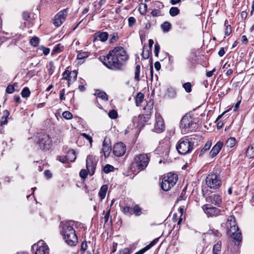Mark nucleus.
Returning <instances> with one entry per match:
<instances>
[{
  "mask_svg": "<svg viewBox=\"0 0 254 254\" xmlns=\"http://www.w3.org/2000/svg\"><path fill=\"white\" fill-rule=\"evenodd\" d=\"M150 114L146 113L144 115H140L137 117H134L132 122L137 127H142L150 118Z\"/></svg>",
  "mask_w": 254,
  "mask_h": 254,
  "instance_id": "13",
  "label": "nucleus"
},
{
  "mask_svg": "<svg viewBox=\"0 0 254 254\" xmlns=\"http://www.w3.org/2000/svg\"><path fill=\"white\" fill-rule=\"evenodd\" d=\"M136 19L133 17H130L128 19V24L129 27H131L135 24Z\"/></svg>",
  "mask_w": 254,
  "mask_h": 254,
  "instance_id": "52",
  "label": "nucleus"
},
{
  "mask_svg": "<svg viewBox=\"0 0 254 254\" xmlns=\"http://www.w3.org/2000/svg\"><path fill=\"white\" fill-rule=\"evenodd\" d=\"M108 34L106 32L98 31L93 35V42H95L96 40L101 42H105L108 38Z\"/></svg>",
  "mask_w": 254,
  "mask_h": 254,
  "instance_id": "18",
  "label": "nucleus"
},
{
  "mask_svg": "<svg viewBox=\"0 0 254 254\" xmlns=\"http://www.w3.org/2000/svg\"><path fill=\"white\" fill-rule=\"evenodd\" d=\"M118 113L115 110H112L108 113L109 117L112 119H116L118 117Z\"/></svg>",
  "mask_w": 254,
  "mask_h": 254,
  "instance_id": "47",
  "label": "nucleus"
},
{
  "mask_svg": "<svg viewBox=\"0 0 254 254\" xmlns=\"http://www.w3.org/2000/svg\"><path fill=\"white\" fill-rule=\"evenodd\" d=\"M227 23H228V21L226 20L225 21V25L226 26L225 35L228 36L231 34L232 30L231 26L229 24L226 25Z\"/></svg>",
  "mask_w": 254,
  "mask_h": 254,
  "instance_id": "48",
  "label": "nucleus"
},
{
  "mask_svg": "<svg viewBox=\"0 0 254 254\" xmlns=\"http://www.w3.org/2000/svg\"><path fill=\"white\" fill-rule=\"evenodd\" d=\"M110 214V209H109L106 212L104 216V219L105 223H107L109 220V218Z\"/></svg>",
  "mask_w": 254,
  "mask_h": 254,
  "instance_id": "59",
  "label": "nucleus"
},
{
  "mask_svg": "<svg viewBox=\"0 0 254 254\" xmlns=\"http://www.w3.org/2000/svg\"><path fill=\"white\" fill-rule=\"evenodd\" d=\"M132 252L131 249L128 248H126L120 250L117 254H130Z\"/></svg>",
  "mask_w": 254,
  "mask_h": 254,
  "instance_id": "46",
  "label": "nucleus"
},
{
  "mask_svg": "<svg viewBox=\"0 0 254 254\" xmlns=\"http://www.w3.org/2000/svg\"><path fill=\"white\" fill-rule=\"evenodd\" d=\"M148 250H149V249H148V247L147 246H146L144 248H143L142 249L138 251V252H137L135 254H143L145 252H146Z\"/></svg>",
  "mask_w": 254,
  "mask_h": 254,
  "instance_id": "61",
  "label": "nucleus"
},
{
  "mask_svg": "<svg viewBox=\"0 0 254 254\" xmlns=\"http://www.w3.org/2000/svg\"><path fill=\"white\" fill-rule=\"evenodd\" d=\"M221 248V243L220 242H217L215 244L213 248V253L214 254H217L220 251Z\"/></svg>",
  "mask_w": 254,
  "mask_h": 254,
  "instance_id": "36",
  "label": "nucleus"
},
{
  "mask_svg": "<svg viewBox=\"0 0 254 254\" xmlns=\"http://www.w3.org/2000/svg\"><path fill=\"white\" fill-rule=\"evenodd\" d=\"M87 170L85 169H82L80 172H79V176L81 178L84 179L87 177V176L88 175Z\"/></svg>",
  "mask_w": 254,
  "mask_h": 254,
  "instance_id": "51",
  "label": "nucleus"
},
{
  "mask_svg": "<svg viewBox=\"0 0 254 254\" xmlns=\"http://www.w3.org/2000/svg\"><path fill=\"white\" fill-rule=\"evenodd\" d=\"M9 115V113L7 110H5L3 111V114H2V116L1 117V119H0V121H1V123H2V125L7 124V119Z\"/></svg>",
  "mask_w": 254,
  "mask_h": 254,
  "instance_id": "28",
  "label": "nucleus"
},
{
  "mask_svg": "<svg viewBox=\"0 0 254 254\" xmlns=\"http://www.w3.org/2000/svg\"><path fill=\"white\" fill-rule=\"evenodd\" d=\"M211 146V141H207L206 143L204 145L203 148L200 151V154L202 155L205 152L208 151Z\"/></svg>",
  "mask_w": 254,
  "mask_h": 254,
  "instance_id": "33",
  "label": "nucleus"
},
{
  "mask_svg": "<svg viewBox=\"0 0 254 254\" xmlns=\"http://www.w3.org/2000/svg\"><path fill=\"white\" fill-rule=\"evenodd\" d=\"M144 94L141 92L137 94L135 97V104L138 107L140 106L144 99Z\"/></svg>",
  "mask_w": 254,
  "mask_h": 254,
  "instance_id": "26",
  "label": "nucleus"
},
{
  "mask_svg": "<svg viewBox=\"0 0 254 254\" xmlns=\"http://www.w3.org/2000/svg\"><path fill=\"white\" fill-rule=\"evenodd\" d=\"M82 135L85 139H86L87 140H88L90 144L92 143V138L91 136H90V135H88V134H87L86 133H82Z\"/></svg>",
  "mask_w": 254,
  "mask_h": 254,
  "instance_id": "58",
  "label": "nucleus"
},
{
  "mask_svg": "<svg viewBox=\"0 0 254 254\" xmlns=\"http://www.w3.org/2000/svg\"><path fill=\"white\" fill-rule=\"evenodd\" d=\"M163 31L165 32H168L171 27V24L168 21L163 22L161 26Z\"/></svg>",
  "mask_w": 254,
  "mask_h": 254,
  "instance_id": "32",
  "label": "nucleus"
},
{
  "mask_svg": "<svg viewBox=\"0 0 254 254\" xmlns=\"http://www.w3.org/2000/svg\"><path fill=\"white\" fill-rule=\"evenodd\" d=\"M159 241V238H156L154 240H153L149 245L146 246L148 247V249L149 250L153 246H154L155 244H157V243Z\"/></svg>",
  "mask_w": 254,
  "mask_h": 254,
  "instance_id": "55",
  "label": "nucleus"
},
{
  "mask_svg": "<svg viewBox=\"0 0 254 254\" xmlns=\"http://www.w3.org/2000/svg\"><path fill=\"white\" fill-rule=\"evenodd\" d=\"M87 248V244L86 241H83L81 245V250L84 252Z\"/></svg>",
  "mask_w": 254,
  "mask_h": 254,
  "instance_id": "62",
  "label": "nucleus"
},
{
  "mask_svg": "<svg viewBox=\"0 0 254 254\" xmlns=\"http://www.w3.org/2000/svg\"><path fill=\"white\" fill-rule=\"evenodd\" d=\"M89 56V54L86 52L80 51L77 55V58L78 59L82 60L84 58H87Z\"/></svg>",
  "mask_w": 254,
  "mask_h": 254,
  "instance_id": "43",
  "label": "nucleus"
},
{
  "mask_svg": "<svg viewBox=\"0 0 254 254\" xmlns=\"http://www.w3.org/2000/svg\"><path fill=\"white\" fill-rule=\"evenodd\" d=\"M193 143L186 137L182 138L176 145V149L181 154L190 153L193 148Z\"/></svg>",
  "mask_w": 254,
  "mask_h": 254,
  "instance_id": "7",
  "label": "nucleus"
},
{
  "mask_svg": "<svg viewBox=\"0 0 254 254\" xmlns=\"http://www.w3.org/2000/svg\"><path fill=\"white\" fill-rule=\"evenodd\" d=\"M227 233L234 240L240 242L242 240V235L234 218L232 216L229 217L227 223Z\"/></svg>",
  "mask_w": 254,
  "mask_h": 254,
  "instance_id": "4",
  "label": "nucleus"
},
{
  "mask_svg": "<svg viewBox=\"0 0 254 254\" xmlns=\"http://www.w3.org/2000/svg\"><path fill=\"white\" fill-rule=\"evenodd\" d=\"M128 55L124 48L115 47L110 51L107 56L104 57L103 64L108 68L117 70L120 69L124 62L128 60Z\"/></svg>",
  "mask_w": 254,
  "mask_h": 254,
  "instance_id": "1",
  "label": "nucleus"
},
{
  "mask_svg": "<svg viewBox=\"0 0 254 254\" xmlns=\"http://www.w3.org/2000/svg\"><path fill=\"white\" fill-rule=\"evenodd\" d=\"M18 86L17 83H14L13 85H9L6 89V92L8 93L11 94L14 92L15 89L14 87Z\"/></svg>",
  "mask_w": 254,
  "mask_h": 254,
  "instance_id": "40",
  "label": "nucleus"
},
{
  "mask_svg": "<svg viewBox=\"0 0 254 254\" xmlns=\"http://www.w3.org/2000/svg\"><path fill=\"white\" fill-rule=\"evenodd\" d=\"M133 214L136 216H140L141 214V209L138 205H135L132 207Z\"/></svg>",
  "mask_w": 254,
  "mask_h": 254,
  "instance_id": "38",
  "label": "nucleus"
},
{
  "mask_svg": "<svg viewBox=\"0 0 254 254\" xmlns=\"http://www.w3.org/2000/svg\"><path fill=\"white\" fill-rule=\"evenodd\" d=\"M205 213L209 216H216L220 214L219 209L212 206L210 204H205L203 206Z\"/></svg>",
  "mask_w": 254,
  "mask_h": 254,
  "instance_id": "16",
  "label": "nucleus"
},
{
  "mask_svg": "<svg viewBox=\"0 0 254 254\" xmlns=\"http://www.w3.org/2000/svg\"><path fill=\"white\" fill-rule=\"evenodd\" d=\"M107 190L108 186L106 185H104L101 187L98 194L101 199L105 197Z\"/></svg>",
  "mask_w": 254,
  "mask_h": 254,
  "instance_id": "23",
  "label": "nucleus"
},
{
  "mask_svg": "<svg viewBox=\"0 0 254 254\" xmlns=\"http://www.w3.org/2000/svg\"><path fill=\"white\" fill-rule=\"evenodd\" d=\"M236 144V139L234 137H230L226 142V145L227 147L232 148Z\"/></svg>",
  "mask_w": 254,
  "mask_h": 254,
  "instance_id": "31",
  "label": "nucleus"
},
{
  "mask_svg": "<svg viewBox=\"0 0 254 254\" xmlns=\"http://www.w3.org/2000/svg\"><path fill=\"white\" fill-rule=\"evenodd\" d=\"M246 156L250 158L254 157V148L252 145H250L246 152Z\"/></svg>",
  "mask_w": 254,
  "mask_h": 254,
  "instance_id": "29",
  "label": "nucleus"
},
{
  "mask_svg": "<svg viewBox=\"0 0 254 254\" xmlns=\"http://www.w3.org/2000/svg\"><path fill=\"white\" fill-rule=\"evenodd\" d=\"M77 75V72L75 70L70 72L69 70H65L63 73V79L67 80L69 85L70 82L76 80Z\"/></svg>",
  "mask_w": 254,
  "mask_h": 254,
  "instance_id": "17",
  "label": "nucleus"
},
{
  "mask_svg": "<svg viewBox=\"0 0 254 254\" xmlns=\"http://www.w3.org/2000/svg\"><path fill=\"white\" fill-rule=\"evenodd\" d=\"M114 167L110 164H107L103 168V171L105 173H108L114 170Z\"/></svg>",
  "mask_w": 254,
  "mask_h": 254,
  "instance_id": "45",
  "label": "nucleus"
},
{
  "mask_svg": "<svg viewBox=\"0 0 254 254\" xmlns=\"http://www.w3.org/2000/svg\"><path fill=\"white\" fill-rule=\"evenodd\" d=\"M178 179V175L176 174L168 173L162 179V189L166 191L169 190L176 184Z\"/></svg>",
  "mask_w": 254,
  "mask_h": 254,
  "instance_id": "6",
  "label": "nucleus"
},
{
  "mask_svg": "<svg viewBox=\"0 0 254 254\" xmlns=\"http://www.w3.org/2000/svg\"><path fill=\"white\" fill-rule=\"evenodd\" d=\"M126 151V146L123 142L117 143L114 145L113 148L114 154L120 157L123 156Z\"/></svg>",
  "mask_w": 254,
  "mask_h": 254,
  "instance_id": "15",
  "label": "nucleus"
},
{
  "mask_svg": "<svg viewBox=\"0 0 254 254\" xmlns=\"http://www.w3.org/2000/svg\"><path fill=\"white\" fill-rule=\"evenodd\" d=\"M64 94H65V89H63L60 91V99L61 101H64L65 100Z\"/></svg>",
  "mask_w": 254,
  "mask_h": 254,
  "instance_id": "57",
  "label": "nucleus"
},
{
  "mask_svg": "<svg viewBox=\"0 0 254 254\" xmlns=\"http://www.w3.org/2000/svg\"><path fill=\"white\" fill-rule=\"evenodd\" d=\"M23 18L26 21H29L30 18L29 13L27 12H24L22 14Z\"/></svg>",
  "mask_w": 254,
  "mask_h": 254,
  "instance_id": "63",
  "label": "nucleus"
},
{
  "mask_svg": "<svg viewBox=\"0 0 254 254\" xmlns=\"http://www.w3.org/2000/svg\"><path fill=\"white\" fill-rule=\"evenodd\" d=\"M122 212L126 215H131L133 214L132 207L126 206L122 208Z\"/></svg>",
  "mask_w": 254,
  "mask_h": 254,
  "instance_id": "35",
  "label": "nucleus"
},
{
  "mask_svg": "<svg viewBox=\"0 0 254 254\" xmlns=\"http://www.w3.org/2000/svg\"><path fill=\"white\" fill-rule=\"evenodd\" d=\"M152 16H160L162 15L161 11L158 9H154L151 12Z\"/></svg>",
  "mask_w": 254,
  "mask_h": 254,
  "instance_id": "49",
  "label": "nucleus"
},
{
  "mask_svg": "<svg viewBox=\"0 0 254 254\" xmlns=\"http://www.w3.org/2000/svg\"><path fill=\"white\" fill-rule=\"evenodd\" d=\"M179 12L180 10L177 7H172L169 10L170 14L173 17L179 14Z\"/></svg>",
  "mask_w": 254,
  "mask_h": 254,
  "instance_id": "37",
  "label": "nucleus"
},
{
  "mask_svg": "<svg viewBox=\"0 0 254 254\" xmlns=\"http://www.w3.org/2000/svg\"><path fill=\"white\" fill-rule=\"evenodd\" d=\"M140 71V66L139 65H136L135 67L134 70V79L136 81H139L140 80L139 74Z\"/></svg>",
  "mask_w": 254,
  "mask_h": 254,
  "instance_id": "34",
  "label": "nucleus"
},
{
  "mask_svg": "<svg viewBox=\"0 0 254 254\" xmlns=\"http://www.w3.org/2000/svg\"><path fill=\"white\" fill-rule=\"evenodd\" d=\"M96 165L97 161L94 156L89 155L87 157L86 166L87 170L90 176H92L94 174Z\"/></svg>",
  "mask_w": 254,
  "mask_h": 254,
  "instance_id": "11",
  "label": "nucleus"
},
{
  "mask_svg": "<svg viewBox=\"0 0 254 254\" xmlns=\"http://www.w3.org/2000/svg\"><path fill=\"white\" fill-rule=\"evenodd\" d=\"M68 161L73 162L76 159L75 152L73 149L69 150L66 155Z\"/></svg>",
  "mask_w": 254,
  "mask_h": 254,
  "instance_id": "25",
  "label": "nucleus"
},
{
  "mask_svg": "<svg viewBox=\"0 0 254 254\" xmlns=\"http://www.w3.org/2000/svg\"><path fill=\"white\" fill-rule=\"evenodd\" d=\"M40 39L37 37H34L30 40V44L34 47H37L39 43Z\"/></svg>",
  "mask_w": 254,
  "mask_h": 254,
  "instance_id": "42",
  "label": "nucleus"
},
{
  "mask_svg": "<svg viewBox=\"0 0 254 254\" xmlns=\"http://www.w3.org/2000/svg\"><path fill=\"white\" fill-rule=\"evenodd\" d=\"M160 51V46L158 43L155 44L154 46V54L156 57L158 56L159 52Z\"/></svg>",
  "mask_w": 254,
  "mask_h": 254,
  "instance_id": "54",
  "label": "nucleus"
},
{
  "mask_svg": "<svg viewBox=\"0 0 254 254\" xmlns=\"http://www.w3.org/2000/svg\"><path fill=\"white\" fill-rule=\"evenodd\" d=\"M164 121L161 116L158 113L155 114V122L152 130L157 133H160L165 129Z\"/></svg>",
  "mask_w": 254,
  "mask_h": 254,
  "instance_id": "12",
  "label": "nucleus"
},
{
  "mask_svg": "<svg viewBox=\"0 0 254 254\" xmlns=\"http://www.w3.org/2000/svg\"><path fill=\"white\" fill-rule=\"evenodd\" d=\"M183 88L187 93H190L191 91V84L190 82H186L183 85Z\"/></svg>",
  "mask_w": 254,
  "mask_h": 254,
  "instance_id": "44",
  "label": "nucleus"
},
{
  "mask_svg": "<svg viewBox=\"0 0 254 254\" xmlns=\"http://www.w3.org/2000/svg\"><path fill=\"white\" fill-rule=\"evenodd\" d=\"M107 1V0H100L98 2L95 1L94 2V6L97 9H100L102 6L104 5Z\"/></svg>",
  "mask_w": 254,
  "mask_h": 254,
  "instance_id": "41",
  "label": "nucleus"
},
{
  "mask_svg": "<svg viewBox=\"0 0 254 254\" xmlns=\"http://www.w3.org/2000/svg\"><path fill=\"white\" fill-rule=\"evenodd\" d=\"M208 201H210L212 204L216 205L218 206H220L222 203V198L219 195L214 194L208 197L207 198Z\"/></svg>",
  "mask_w": 254,
  "mask_h": 254,
  "instance_id": "22",
  "label": "nucleus"
},
{
  "mask_svg": "<svg viewBox=\"0 0 254 254\" xmlns=\"http://www.w3.org/2000/svg\"><path fill=\"white\" fill-rule=\"evenodd\" d=\"M30 93L31 92L29 89L28 87H26L22 89L21 94L22 97L27 98L30 96Z\"/></svg>",
  "mask_w": 254,
  "mask_h": 254,
  "instance_id": "39",
  "label": "nucleus"
},
{
  "mask_svg": "<svg viewBox=\"0 0 254 254\" xmlns=\"http://www.w3.org/2000/svg\"><path fill=\"white\" fill-rule=\"evenodd\" d=\"M223 145V142L219 141L212 147L210 151V155L212 157L216 156L221 150Z\"/></svg>",
  "mask_w": 254,
  "mask_h": 254,
  "instance_id": "21",
  "label": "nucleus"
},
{
  "mask_svg": "<svg viewBox=\"0 0 254 254\" xmlns=\"http://www.w3.org/2000/svg\"><path fill=\"white\" fill-rule=\"evenodd\" d=\"M143 11H141V8H139L140 13L142 15H144L146 13L147 9V5L146 4H143Z\"/></svg>",
  "mask_w": 254,
  "mask_h": 254,
  "instance_id": "60",
  "label": "nucleus"
},
{
  "mask_svg": "<svg viewBox=\"0 0 254 254\" xmlns=\"http://www.w3.org/2000/svg\"><path fill=\"white\" fill-rule=\"evenodd\" d=\"M153 108V102L152 100H149L146 105L144 107L143 109L146 112V113L151 115V111Z\"/></svg>",
  "mask_w": 254,
  "mask_h": 254,
  "instance_id": "27",
  "label": "nucleus"
},
{
  "mask_svg": "<svg viewBox=\"0 0 254 254\" xmlns=\"http://www.w3.org/2000/svg\"><path fill=\"white\" fill-rule=\"evenodd\" d=\"M157 151L162 157L167 158L170 152V146L167 144L161 145L158 147Z\"/></svg>",
  "mask_w": 254,
  "mask_h": 254,
  "instance_id": "19",
  "label": "nucleus"
},
{
  "mask_svg": "<svg viewBox=\"0 0 254 254\" xmlns=\"http://www.w3.org/2000/svg\"><path fill=\"white\" fill-rule=\"evenodd\" d=\"M118 39V36L117 33H113L112 35V37L110 39L111 42H114L115 41H116Z\"/></svg>",
  "mask_w": 254,
  "mask_h": 254,
  "instance_id": "64",
  "label": "nucleus"
},
{
  "mask_svg": "<svg viewBox=\"0 0 254 254\" xmlns=\"http://www.w3.org/2000/svg\"><path fill=\"white\" fill-rule=\"evenodd\" d=\"M75 222L73 221L62 222L60 224V233L65 242L70 246H74L77 242V237L73 226Z\"/></svg>",
  "mask_w": 254,
  "mask_h": 254,
  "instance_id": "2",
  "label": "nucleus"
},
{
  "mask_svg": "<svg viewBox=\"0 0 254 254\" xmlns=\"http://www.w3.org/2000/svg\"><path fill=\"white\" fill-rule=\"evenodd\" d=\"M95 94L97 95L98 98H100L105 101L108 100V95L105 92L97 91L96 93Z\"/></svg>",
  "mask_w": 254,
  "mask_h": 254,
  "instance_id": "30",
  "label": "nucleus"
},
{
  "mask_svg": "<svg viewBox=\"0 0 254 254\" xmlns=\"http://www.w3.org/2000/svg\"><path fill=\"white\" fill-rule=\"evenodd\" d=\"M196 120L190 114H186L180 122V128L183 134L192 132L196 128Z\"/></svg>",
  "mask_w": 254,
  "mask_h": 254,
  "instance_id": "3",
  "label": "nucleus"
},
{
  "mask_svg": "<svg viewBox=\"0 0 254 254\" xmlns=\"http://www.w3.org/2000/svg\"><path fill=\"white\" fill-rule=\"evenodd\" d=\"M63 117L67 120L71 119L72 118V114L68 111H64L63 113Z\"/></svg>",
  "mask_w": 254,
  "mask_h": 254,
  "instance_id": "50",
  "label": "nucleus"
},
{
  "mask_svg": "<svg viewBox=\"0 0 254 254\" xmlns=\"http://www.w3.org/2000/svg\"><path fill=\"white\" fill-rule=\"evenodd\" d=\"M59 160L63 163H65L67 162L68 160L66 157V156H61L59 157Z\"/></svg>",
  "mask_w": 254,
  "mask_h": 254,
  "instance_id": "56",
  "label": "nucleus"
},
{
  "mask_svg": "<svg viewBox=\"0 0 254 254\" xmlns=\"http://www.w3.org/2000/svg\"><path fill=\"white\" fill-rule=\"evenodd\" d=\"M49 66L50 68L49 70V74L50 75H51L52 74H53L54 71V63L53 62H50L49 63Z\"/></svg>",
  "mask_w": 254,
  "mask_h": 254,
  "instance_id": "53",
  "label": "nucleus"
},
{
  "mask_svg": "<svg viewBox=\"0 0 254 254\" xmlns=\"http://www.w3.org/2000/svg\"><path fill=\"white\" fill-rule=\"evenodd\" d=\"M111 144L109 140L105 138L102 144V152L105 158L109 157L111 152Z\"/></svg>",
  "mask_w": 254,
  "mask_h": 254,
  "instance_id": "20",
  "label": "nucleus"
},
{
  "mask_svg": "<svg viewBox=\"0 0 254 254\" xmlns=\"http://www.w3.org/2000/svg\"><path fill=\"white\" fill-rule=\"evenodd\" d=\"M32 250H36L35 254H46L48 253V248L43 241H39L36 244L32 246Z\"/></svg>",
  "mask_w": 254,
  "mask_h": 254,
  "instance_id": "14",
  "label": "nucleus"
},
{
  "mask_svg": "<svg viewBox=\"0 0 254 254\" xmlns=\"http://www.w3.org/2000/svg\"><path fill=\"white\" fill-rule=\"evenodd\" d=\"M206 183L210 189H217L221 185L220 177L215 174H209L206 178Z\"/></svg>",
  "mask_w": 254,
  "mask_h": 254,
  "instance_id": "9",
  "label": "nucleus"
},
{
  "mask_svg": "<svg viewBox=\"0 0 254 254\" xmlns=\"http://www.w3.org/2000/svg\"><path fill=\"white\" fill-rule=\"evenodd\" d=\"M149 154L142 153L136 155L133 159L132 165L135 166L139 171L144 170L150 161Z\"/></svg>",
  "mask_w": 254,
  "mask_h": 254,
  "instance_id": "5",
  "label": "nucleus"
},
{
  "mask_svg": "<svg viewBox=\"0 0 254 254\" xmlns=\"http://www.w3.org/2000/svg\"><path fill=\"white\" fill-rule=\"evenodd\" d=\"M68 8L59 11L54 17L53 24L56 27L60 26L65 20L67 16Z\"/></svg>",
  "mask_w": 254,
  "mask_h": 254,
  "instance_id": "10",
  "label": "nucleus"
},
{
  "mask_svg": "<svg viewBox=\"0 0 254 254\" xmlns=\"http://www.w3.org/2000/svg\"><path fill=\"white\" fill-rule=\"evenodd\" d=\"M64 46L61 44H57L53 48L51 55L59 54L64 50Z\"/></svg>",
  "mask_w": 254,
  "mask_h": 254,
  "instance_id": "24",
  "label": "nucleus"
},
{
  "mask_svg": "<svg viewBox=\"0 0 254 254\" xmlns=\"http://www.w3.org/2000/svg\"><path fill=\"white\" fill-rule=\"evenodd\" d=\"M37 137L38 142L41 149L49 150L52 146V140L49 135L43 132L38 133Z\"/></svg>",
  "mask_w": 254,
  "mask_h": 254,
  "instance_id": "8",
  "label": "nucleus"
}]
</instances>
